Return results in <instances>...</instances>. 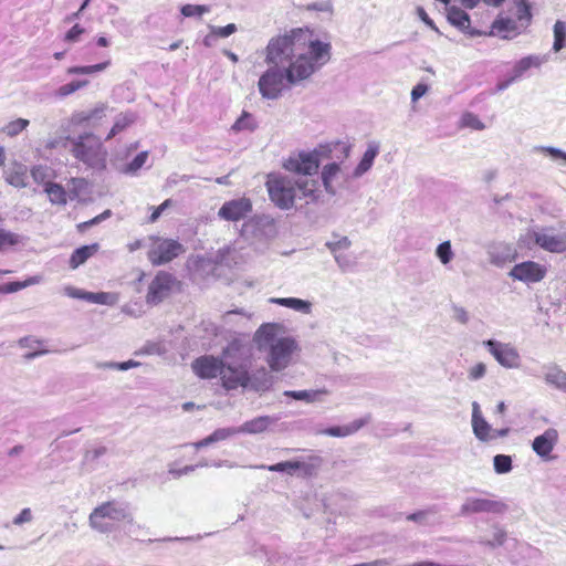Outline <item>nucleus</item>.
Segmentation results:
<instances>
[{"mask_svg":"<svg viewBox=\"0 0 566 566\" xmlns=\"http://www.w3.org/2000/svg\"><path fill=\"white\" fill-rule=\"evenodd\" d=\"M329 43L315 39L308 28L292 29L272 38L265 48V61L274 66L259 80L261 95L276 98L285 87V80L295 84L310 77L316 67L329 60Z\"/></svg>","mask_w":566,"mask_h":566,"instance_id":"f257e3e1","label":"nucleus"},{"mask_svg":"<svg viewBox=\"0 0 566 566\" xmlns=\"http://www.w3.org/2000/svg\"><path fill=\"white\" fill-rule=\"evenodd\" d=\"M281 326L275 323L262 324L254 334V342L260 350L268 352V365L279 371L287 367L292 355L298 349L291 336H280Z\"/></svg>","mask_w":566,"mask_h":566,"instance_id":"f03ea898","label":"nucleus"},{"mask_svg":"<svg viewBox=\"0 0 566 566\" xmlns=\"http://www.w3.org/2000/svg\"><path fill=\"white\" fill-rule=\"evenodd\" d=\"M71 154L75 159L87 167L104 169L106 167L107 150L101 139L93 133H85L77 138H70Z\"/></svg>","mask_w":566,"mask_h":566,"instance_id":"7ed1b4c3","label":"nucleus"},{"mask_svg":"<svg viewBox=\"0 0 566 566\" xmlns=\"http://www.w3.org/2000/svg\"><path fill=\"white\" fill-rule=\"evenodd\" d=\"M332 151L329 146H321L314 153H300L296 156L290 157L284 163V168L289 171L302 175L316 174L319 167L318 156L329 157Z\"/></svg>","mask_w":566,"mask_h":566,"instance_id":"20e7f679","label":"nucleus"},{"mask_svg":"<svg viewBox=\"0 0 566 566\" xmlns=\"http://www.w3.org/2000/svg\"><path fill=\"white\" fill-rule=\"evenodd\" d=\"M266 188L271 200L281 209H289L294 203L295 189L290 180L282 177H270Z\"/></svg>","mask_w":566,"mask_h":566,"instance_id":"39448f33","label":"nucleus"},{"mask_svg":"<svg viewBox=\"0 0 566 566\" xmlns=\"http://www.w3.org/2000/svg\"><path fill=\"white\" fill-rule=\"evenodd\" d=\"M528 237L544 251L557 254L566 252V233H555L552 227L532 231Z\"/></svg>","mask_w":566,"mask_h":566,"instance_id":"423d86ee","label":"nucleus"},{"mask_svg":"<svg viewBox=\"0 0 566 566\" xmlns=\"http://www.w3.org/2000/svg\"><path fill=\"white\" fill-rule=\"evenodd\" d=\"M129 517V514L125 509L116 505L115 502L108 501L102 503L97 507L93 510L90 514V524L93 528L99 532H106L108 528L106 524L103 522L104 518H111L115 521H122Z\"/></svg>","mask_w":566,"mask_h":566,"instance_id":"0eeeda50","label":"nucleus"},{"mask_svg":"<svg viewBox=\"0 0 566 566\" xmlns=\"http://www.w3.org/2000/svg\"><path fill=\"white\" fill-rule=\"evenodd\" d=\"M184 251L182 245L171 239L159 240L148 252L153 265L168 263Z\"/></svg>","mask_w":566,"mask_h":566,"instance_id":"6e6552de","label":"nucleus"},{"mask_svg":"<svg viewBox=\"0 0 566 566\" xmlns=\"http://www.w3.org/2000/svg\"><path fill=\"white\" fill-rule=\"evenodd\" d=\"M509 274L513 280L530 284L542 281L547 274V269L535 261H524L515 264Z\"/></svg>","mask_w":566,"mask_h":566,"instance_id":"1a4fd4ad","label":"nucleus"},{"mask_svg":"<svg viewBox=\"0 0 566 566\" xmlns=\"http://www.w3.org/2000/svg\"><path fill=\"white\" fill-rule=\"evenodd\" d=\"M484 345L489 348L490 353L497 360V363L503 367L517 368L520 366V354L512 345L491 339L484 342Z\"/></svg>","mask_w":566,"mask_h":566,"instance_id":"9d476101","label":"nucleus"},{"mask_svg":"<svg viewBox=\"0 0 566 566\" xmlns=\"http://www.w3.org/2000/svg\"><path fill=\"white\" fill-rule=\"evenodd\" d=\"M174 283L175 277L170 273L158 272L148 287L147 302L151 304L161 302L170 293Z\"/></svg>","mask_w":566,"mask_h":566,"instance_id":"9b49d317","label":"nucleus"},{"mask_svg":"<svg viewBox=\"0 0 566 566\" xmlns=\"http://www.w3.org/2000/svg\"><path fill=\"white\" fill-rule=\"evenodd\" d=\"M251 210V200L248 198H240L224 202L219 209L218 216L227 221H239L245 218Z\"/></svg>","mask_w":566,"mask_h":566,"instance_id":"f8f14e48","label":"nucleus"},{"mask_svg":"<svg viewBox=\"0 0 566 566\" xmlns=\"http://www.w3.org/2000/svg\"><path fill=\"white\" fill-rule=\"evenodd\" d=\"M558 431L555 428H548L542 434L535 437L532 442V449L543 460H552L551 453L558 443Z\"/></svg>","mask_w":566,"mask_h":566,"instance_id":"ddd939ff","label":"nucleus"},{"mask_svg":"<svg viewBox=\"0 0 566 566\" xmlns=\"http://www.w3.org/2000/svg\"><path fill=\"white\" fill-rule=\"evenodd\" d=\"M193 373L202 379H212L222 370V359L214 356H201L191 364Z\"/></svg>","mask_w":566,"mask_h":566,"instance_id":"4468645a","label":"nucleus"},{"mask_svg":"<svg viewBox=\"0 0 566 566\" xmlns=\"http://www.w3.org/2000/svg\"><path fill=\"white\" fill-rule=\"evenodd\" d=\"M447 19L453 27L469 36H481L484 34V30L472 28L469 14L455 6L447 9Z\"/></svg>","mask_w":566,"mask_h":566,"instance_id":"2eb2a0df","label":"nucleus"},{"mask_svg":"<svg viewBox=\"0 0 566 566\" xmlns=\"http://www.w3.org/2000/svg\"><path fill=\"white\" fill-rule=\"evenodd\" d=\"M219 376L221 377L223 387L227 389H235L239 386L244 387L250 380L249 374L244 367L226 366L223 363Z\"/></svg>","mask_w":566,"mask_h":566,"instance_id":"dca6fc26","label":"nucleus"},{"mask_svg":"<svg viewBox=\"0 0 566 566\" xmlns=\"http://www.w3.org/2000/svg\"><path fill=\"white\" fill-rule=\"evenodd\" d=\"M504 509V504L499 501L489 499L470 497L463 503L461 512L463 514L475 513H500Z\"/></svg>","mask_w":566,"mask_h":566,"instance_id":"f3484780","label":"nucleus"},{"mask_svg":"<svg viewBox=\"0 0 566 566\" xmlns=\"http://www.w3.org/2000/svg\"><path fill=\"white\" fill-rule=\"evenodd\" d=\"M518 25L515 20L503 17L500 14L491 24L490 30H484L483 35H500L504 39H509L511 34H516Z\"/></svg>","mask_w":566,"mask_h":566,"instance_id":"a211bd4d","label":"nucleus"},{"mask_svg":"<svg viewBox=\"0 0 566 566\" xmlns=\"http://www.w3.org/2000/svg\"><path fill=\"white\" fill-rule=\"evenodd\" d=\"M472 429L474 436L482 442H488L489 440L493 439V429L482 417L478 402H473L472 405Z\"/></svg>","mask_w":566,"mask_h":566,"instance_id":"6ab92c4d","label":"nucleus"},{"mask_svg":"<svg viewBox=\"0 0 566 566\" xmlns=\"http://www.w3.org/2000/svg\"><path fill=\"white\" fill-rule=\"evenodd\" d=\"M6 181L15 187L24 188L28 185V167L21 163H12L4 171Z\"/></svg>","mask_w":566,"mask_h":566,"instance_id":"aec40b11","label":"nucleus"},{"mask_svg":"<svg viewBox=\"0 0 566 566\" xmlns=\"http://www.w3.org/2000/svg\"><path fill=\"white\" fill-rule=\"evenodd\" d=\"M367 423V419H357L346 426L329 427L322 431L323 434L331 437H347L357 432Z\"/></svg>","mask_w":566,"mask_h":566,"instance_id":"412c9836","label":"nucleus"},{"mask_svg":"<svg viewBox=\"0 0 566 566\" xmlns=\"http://www.w3.org/2000/svg\"><path fill=\"white\" fill-rule=\"evenodd\" d=\"M97 250H98L97 243L77 248L71 254V258L69 261L70 268L73 270L77 269L80 265L85 263L94 253H96Z\"/></svg>","mask_w":566,"mask_h":566,"instance_id":"4be33fe9","label":"nucleus"},{"mask_svg":"<svg viewBox=\"0 0 566 566\" xmlns=\"http://www.w3.org/2000/svg\"><path fill=\"white\" fill-rule=\"evenodd\" d=\"M272 423L269 416L256 417L245 421L241 427L237 428L238 433H261L264 432Z\"/></svg>","mask_w":566,"mask_h":566,"instance_id":"5701e85b","label":"nucleus"},{"mask_svg":"<svg viewBox=\"0 0 566 566\" xmlns=\"http://www.w3.org/2000/svg\"><path fill=\"white\" fill-rule=\"evenodd\" d=\"M43 190L48 195L52 205L65 206L67 203V192L62 185L56 182H45V188Z\"/></svg>","mask_w":566,"mask_h":566,"instance_id":"b1692460","label":"nucleus"},{"mask_svg":"<svg viewBox=\"0 0 566 566\" xmlns=\"http://www.w3.org/2000/svg\"><path fill=\"white\" fill-rule=\"evenodd\" d=\"M234 434H238L237 428H221L214 430L210 436L206 437L205 439L193 443V447L196 449H200L203 447L209 446L212 442H218L226 440Z\"/></svg>","mask_w":566,"mask_h":566,"instance_id":"393cba45","label":"nucleus"},{"mask_svg":"<svg viewBox=\"0 0 566 566\" xmlns=\"http://www.w3.org/2000/svg\"><path fill=\"white\" fill-rule=\"evenodd\" d=\"M44 342L41 339H35L31 336L23 337L19 340V345L21 347L30 348L32 352L24 355L25 359H33L40 355H44L49 353L48 349L43 348Z\"/></svg>","mask_w":566,"mask_h":566,"instance_id":"a878e982","label":"nucleus"},{"mask_svg":"<svg viewBox=\"0 0 566 566\" xmlns=\"http://www.w3.org/2000/svg\"><path fill=\"white\" fill-rule=\"evenodd\" d=\"M271 302L304 313H308L311 310L310 302L295 297H275L271 298Z\"/></svg>","mask_w":566,"mask_h":566,"instance_id":"bb28decb","label":"nucleus"},{"mask_svg":"<svg viewBox=\"0 0 566 566\" xmlns=\"http://www.w3.org/2000/svg\"><path fill=\"white\" fill-rule=\"evenodd\" d=\"M542 61L538 56L530 55L521 59L515 65H514V77L517 78L521 77L526 71H528L531 67H538L541 65Z\"/></svg>","mask_w":566,"mask_h":566,"instance_id":"cd10ccee","label":"nucleus"},{"mask_svg":"<svg viewBox=\"0 0 566 566\" xmlns=\"http://www.w3.org/2000/svg\"><path fill=\"white\" fill-rule=\"evenodd\" d=\"M378 154V146L369 145L367 150L365 151L360 163L355 169V175L359 176L366 172L373 165L375 157Z\"/></svg>","mask_w":566,"mask_h":566,"instance_id":"c85d7f7f","label":"nucleus"},{"mask_svg":"<svg viewBox=\"0 0 566 566\" xmlns=\"http://www.w3.org/2000/svg\"><path fill=\"white\" fill-rule=\"evenodd\" d=\"M516 6V23L520 22L521 25L527 27L532 21V12L531 6L526 0H514Z\"/></svg>","mask_w":566,"mask_h":566,"instance_id":"c756f323","label":"nucleus"},{"mask_svg":"<svg viewBox=\"0 0 566 566\" xmlns=\"http://www.w3.org/2000/svg\"><path fill=\"white\" fill-rule=\"evenodd\" d=\"M566 46V22L556 21L554 24V51L558 52Z\"/></svg>","mask_w":566,"mask_h":566,"instance_id":"7c9ffc66","label":"nucleus"},{"mask_svg":"<svg viewBox=\"0 0 566 566\" xmlns=\"http://www.w3.org/2000/svg\"><path fill=\"white\" fill-rule=\"evenodd\" d=\"M39 283V279L35 276L29 277L25 281H17V282H10L3 285H0V293L1 294H10L15 293L22 289H25L30 285Z\"/></svg>","mask_w":566,"mask_h":566,"instance_id":"2f4dec72","label":"nucleus"},{"mask_svg":"<svg viewBox=\"0 0 566 566\" xmlns=\"http://www.w3.org/2000/svg\"><path fill=\"white\" fill-rule=\"evenodd\" d=\"M323 460L321 457L314 455L310 458L308 462L298 461V469L302 471L303 476L310 478L316 474L318 468L321 467Z\"/></svg>","mask_w":566,"mask_h":566,"instance_id":"473e14b6","label":"nucleus"},{"mask_svg":"<svg viewBox=\"0 0 566 566\" xmlns=\"http://www.w3.org/2000/svg\"><path fill=\"white\" fill-rule=\"evenodd\" d=\"M50 171L51 170L49 167L43 166V165H36L31 168L30 174H31L34 182H36L38 185H43V187L45 188V182H51L50 181V178H51Z\"/></svg>","mask_w":566,"mask_h":566,"instance_id":"72a5a7b5","label":"nucleus"},{"mask_svg":"<svg viewBox=\"0 0 566 566\" xmlns=\"http://www.w3.org/2000/svg\"><path fill=\"white\" fill-rule=\"evenodd\" d=\"M255 128V124L253 117L250 113L243 112L242 115L234 122L231 129L234 132L241 130H253Z\"/></svg>","mask_w":566,"mask_h":566,"instance_id":"f704fd0d","label":"nucleus"},{"mask_svg":"<svg viewBox=\"0 0 566 566\" xmlns=\"http://www.w3.org/2000/svg\"><path fill=\"white\" fill-rule=\"evenodd\" d=\"M111 64L109 61H105L94 65L87 66H73L69 69L70 74H92L105 70Z\"/></svg>","mask_w":566,"mask_h":566,"instance_id":"c9c22d12","label":"nucleus"},{"mask_svg":"<svg viewBox=\"0 0 566 566\" xmlns=\"http://www.w3.org/2000/svg\"><path fill=\"white\" fill-rule=\"evenodd\" d=\"M493 463L495 472L500 474L507 473L512 469V459L510 455L497 454L494 457Z\"/></svg>","mask_w":566,"mask_h":566,"instance_id":"e433bc0d","label":"nucleus"},{"mask_svg":"<svg viewBox=\"0 0 566 566\" xmlns=\"http://www.w3.org/2000/svg\"><path fill=\"white\" fill-rule=\"evenodd\" d=\"M209 7L201 4H185L181 7L180 11L184 17H201L202 14L209 12Z\"/></svg>","mask_w":566,"mask_h":566,"instance_id":"4c0bfd02","label":"nucleus"},{"mask_svg":"<svg viewBox=\"0 0 566 566\" xmlns=\"http://www.w3.org/2000/svg\"><path fill=\"white\" fill-rule=\"evenodd\" d=\"M461 124L464 127H470L475 130H482L485 128V125L480 120V118L473 113H464L461 118Z\"/></svg>","mask_w":566,"mask_h":566,"instance_id":"58836bf2","label":"nucleus"},{"mask_svg":"<svg viewBox=\"0 0 566 566\" xmlns=\"http://www.w3.org/2000/svg\"><path fill=\"white\" fill-rule=\"evenodd\" d=\"M29 126V120L24 118H18L15 120L10 122L6 128L4 132L9 136H15L20 134L22 130H24Z\"/></svg>","mask_w":566,"mask_h":566,"instance_id":"ea45409f","label":"nucleus"},{"mask_svg":"<svg viewBox=\"0 0 566 566\" xmlns=\"http://www.w3.org/2000/svg\"><path fill=\"white\" fill-rule=\"evenodd\" d=\"M339 166L336 163L328 164L322 171V179L325 188L328 190L331 187L332 179L338 174Z\"/></svg>","mask_w":566,"mask_h":566,"instance_id":"a19ab883","label":"nucleus"},{"mask_svg":"<svg viewBox=\"0 0 566 566\" xmlns=\"http://www.w3.org/2000/svg\"><path fill=\"white\" fill-rule=\"evenodd\" d=\"M19 243V235L0 228V251Z\"/></svg>","mask_w":566,"mask_h":566,"instance_id":"79ce46f5","label":"nucleus"},{"mask_svg":"<svg viewBox=\"0 0 566 566\" xmlns=\"http://www.w3.org/2000/svg\"><path fill=\"white\" fill-rule=\"evenodd\" d=\"M103 112V108L92 109L90 112H80L72 116V123L76 125H82L86 122H90L92 118L97 117Z\"/></svg>","mask_w":566,"mask_h":566,"instance_id":"37998d69","label":"nucleus"},{"mask_svg":"<svg viewBox=\"0 0 566 566\" xmlns=\"http://www.w3.org/2000/svg\"><path fill=\"white\" fill-rule=\"evenodd\" d=\"M437 255L443 264H447L451 261L453 253L451 251V244L449 241H444L438 245Z\"/></svg>","mask_w":566,"mask_h":566,"instance_id":"c03bdc74","label":"nucleus"},{"mask_svg":"<svg viewBox=\"0 0 566 566\" xmlns=\"http://www.w3.org/2000/svg\"><path fill=\"white\" fill-rule=\"evenodd\" d=\"M298 461H284L273 465H269L266 469L271 472H289L292 473L293 470L298 469Z\"/></svg>","mask_w":566,"mask_h":566,"instance_id":"a18cd8bd","label":"nucleus"},{"mask_svg":"<svg viewBox=\"0 0 566 566\" xmlns=\"http://www.w3.org/2000/svg\"><path fill=\"white\" fill-rule=\"evenodd\" d=\"M84 297L96 304H111L113 303V296L109 293L99 292V293H86Z\"/></svg>","mask_w":566,"mask_h":566,"instance_id":"49530a36","label":"nucleus"},{"mask_svg":"<svg viewBox=\"0 0 566 566\" xmlns=\"http://www.w3.org/2000/svg\"><path fill=\"white\" fill-rule=\"evenodd\" d=\"M86 84H87V81H73L71 83L62 85L59 88V94L61 96L70 95L72 93H74L75 91L80 90L81 87L85 86Z\"/></svg>","mask_w":566,"mask_h":566,"instance_id":"de8ad7c7","label":"nucleus"},{"mask_svg":"<svg viewBox=\"0 0 566 566\" xmlns=\"http://www.w3.org/2000/svg\"><path fill=\"white\" fill-rule=\"evenodd\" d=\"M304 197L316 198L315 193L318 190V185L315 180L305 181L297 185Z\"/></svg>","mask_w":566,"mask_h":566,"instance_id":"09e8293b","label":"nucleus"},{"mask_svg":"<svg viewBox=\"0 0 566 566\" xmlns=\"http://www.w3.org/2000/svg\"><path fill=\"white\" fill-rule=\"evenodd\" d=\"M111 214V211L109 210H106L104 211L103 213L94 217L93 219L88 220V221H84V222H81L76 226L77 230L80 232H84L86 231L90 227L94 226V224H97L98 222H101L102 220L106 219L108 216Z\"/></svg>","mask_w":566,"mask_h":566,"instance_id":"8fccbe9b","label":"nucleus"},{"mask_svg":"<svg viewBox=\"0 0 566 566\" xmlns=\"http://www.w3.org/2000/svg\"><path fill=\"white\" fill-rule=\"evenodd\" d=\"M237 31L234 23H229L226 27H218L212 29V34L219 38H227Z\"/></svg>","mask_w":566,"mask_h":566,"instance_id":"3c124183","label":"nucleus"},{"mask_svg":"<svg viewBox=\"0 0 566 566\" xmlns=\"http://www.w3.org/2000/svg\"><path fill=\"white\" fill-rule=\"evenodd\" d=\"M84 32V28H82L80 24H75L66 32L64 41L76 42Z\"/></svg>","mask_w":566,"mask_h":566,"instance_id":"603ef678","label":"nucleus"},{"mask_svg":"<svg viewBox=\"0 0 566 566\" xmlns=\"http://www.w3.org/2000/svg\"><path fill=\"white\" fill-rule=\"evenodd\" d=\"M486 373V366L483 363H478L469 370V378L471 380H478L482 378Z\"/></svg>","mask_w":566,"mask_h":566,"instance_id":"864d4df0","label":"nucleus"},{"mask_svg":"<svg viewBox=\"0 0 566 566\" xmlns=\"http://www.w3.org/2000/svg\"><path fill=\"white\" fill-rule=\"evenodd\" d=\"M172 203V201L170 199H166L161 205H159L158 207H154L153 208V212L149 217V222L150 223H154L158 220V218L160 217V214L163 213L164 210H166L168 207H170Z\"/></svg>","mask_w":566,"mask_h":566,"instance_id":"5fc2aeb1","label":"nucleus"},{"mask_svg":"<svg viewBox=\"0 0 566 566\" xmlns=\"http://www.w3.org/2000/svg\"><path fill=\"white\" fill-rule=\"evenodd\" d=\"M128 122L126 120H118L116 122L113 127L111 128L108 135L106 136V140L113 138L114 136H116L118 133H120L122 130H124L127 126H128Z\"/></svg>","mask_w":566,"mask_h":566,"instance_id":"6e6d98bb","label":"nucleus"},{"mask_svg":"<svg viewBox=\"0 0 566 566\" xmlns=\"http://www.w3.org/2000/svg\"><path fill=\"white\" fill-rule=\"evenodd\" d=\"M147 153L146 151H143L140 154H138L134 159L133 161L129 164V168L130 170H137L139 168L143 167V165L146 163V159H147Z\"/></svg>","mask_w":566,"mask_h":566,"instance_id":"4d7b16f0","label":"nucleus"},{"mask_svg":"<svg viewBox=\"0 0 566 566\" xmlns=\"http://www.w3.org/2000/svg\"><path fill=\"white\" fill-rule=\"evenodd\" d=\"M32 520V514L30 509H23L18 516L14 517L13 523L15 525H21L23 523L30 522Z\"/></svg>","mask_w":566,"mask_h":566,"instance_id":"13d9d810","label":"nucleus"},{"mask_svg":"<svg viewBox=\"0 0 566 566\" xmlns=\"http://www.w3.org/2000/svg\"><path fill=\"white\" fill-rule=\"evenodd\" d=\"M428 91V87L426 84H417L412 91H411V98L412 101L419 99L421 96H423Z\"/></svg>","mask_w":566,"mask_h":566,"instance_id":"bf43d9fd","label":"nucleus"},{"mask_svg":"<svg viewBox=\"0 0 566 566\" xmlns=\"http://www.w3.org/2000/svg\"><path fill=\"white\" fill-rule=\"evenodd\" d=\"M70 184L72 185V192H74V196H78V190L83 189L86 186V181L83 178H72L70 180Z\"/></svg>","mask_w":566,"mask_h":566,"instance_id":"052dcab7","label":"nucleus"},{"mask_svg":"<svg viewBox=\"0 0 566 566\" xmlns=\"http://www.w3.org/2000/svg\"><path fill=\"white\" fill-rule=\"evenodd\" d=\"M285 395L290 396V397H293L294 399H297V400H310V392H307L305 390H301V391H285Z\"/></svg>","mask_w":566,"mask_h":566,"instance_id":"680f3d73","label":"nucleus"},{"mask_svg":"<svg viewBox=\"0 0 566 566\" xmlns=\"http://www.w3.org/2000/svg\"><path fill=\"white\" fill-rule=\"evenodd\" d=\"M417 12H418V15L419 18L427 24L429 25L430 28L432 29H436V25L433 23V21L429 18V15L427 14L426 10L421 7H419L417 9Z\"/></svg>","mask_w":566,"mask_h":566,"instance_id":"e2e57ef3","label":"nucleus"},{"mask_svg":"<svg viewBox=\"0 0 566 566\" xmlns=\"http://www.w3.org/2000/svg\"><path fill=\"white\" fill-rule=\"evenodd\" d=\"M545 151L548 153L554 158H563L564 160H566V153H563L559 149L547 147L545 148Z\"/></svg>","mask_w":566,"mask_h":566,"instance_id":"0e129e2a","label":"nucleus"},{"mask_svg":"<svg viewBox=\"0 0 566 566\" xmlns=\"http://www.w3.org/2000/svg\"><path fill=\"white\" fill-rule=\"evenodd\" d=\"M455 318L462 323L465 324L469 321V316L465 310L463 308H455Z\"/></svg>","mask_w":566,"mask_h":566,"instance_id":"69168bd1","label":"nucleus"},{"mask_svg":"<svg viewBox=\"0 0 566 566\" xmlns=\"http://www.w3.org/2000/svg\"><path fill=\"white\" fill-rule=\"evenodd\" d=\"M424 516H426V512L424 511H418V512L409 514L407 516V520L408 521L417 522V521H420L421 518H423Z\"/></svg>","mask_w":566,"mask_h":566,"instance_id":"338daca9","label":"nucleus"},{"mask_svg":"<svg viewBox=\"0 0 566 566\" xmlns=\"http://www.w3.org/2000/svg\"><path fill=\"white\" fill-rule=\"evenodd\" d=\"M139 365L138 361H135V360H127V361H124L122 364H119V369L120 370H127L129 368H133V367H137Z\"/></svg>","mask_w":566,"mask_h":566,"instance_id":"774afa93","label":"nucleus"}]
</instances>
